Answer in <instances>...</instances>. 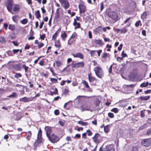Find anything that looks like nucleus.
Returning a JSON list of instances; mask_svg holds the SVG:
<instances>
[{"mask_svg":"<svg viewBox=\"0 0 151 151\" xmlns=\"http://www.w3.org/2000/svg\"><path fill=\"white\" fill-rule=\"evenodd\" d=\"M96 76L99 78H102L104 76V71L102 68L99 67H97L94 68Z\"/></svg>","mask_w":151,"mask_h":151,"instance_id":"f257e3e1","label":"nucleus"},{"mask_svg":"<svg viewBox=\"0 0 151 151\" xmlns=\"http://www.w3.org/2000/svg\"><path fill=\"white\" fill-rule=\"evenodd\" d=\"M108 15L109 17L113 20H118V16L117 14L114 11H111L109 12Z\"/></svg>","mask_w":151,"mask_h":151,"instance_id":"f03ea898","label":"nucleus"},{"mask_svg":"<svg viewBox=\"0 0 151 151\" xmlns=\"http://www.w3.org/2000/svg\"><path fill=\"white\" fill-rule=\"evenodd\" d=\"M82 109L83 111H89L91 112L95 109V108H92L91 105L89 104L83 105L82 107Z\"/></svg>","mask_w":151,"mask_h":151,"instance_id":"7ed1b4c3","label":"nucleus"},{"mask_svg":"<svg viewBox=\"0 0 151 151\" xmlns=\"http://www.w3.org/2000/svg\"><path fill=\"white\" fill-rule=\"evenodd\" d=\"M151 144V141L149 138L144 139L141 142L142 145L145 147H148Z\"/></svg>","mask_w":151,"mask_h":151,"instance_id":"20e7f679","label":"nucleus"},{"mask_svg":"<svg viewBox=\"0 0 151 151\" xmlns=\"http://www.w3.org/2000/svg\"><path fill=\"white\" fill-rule=\"evenodd\" d=\"M48 138L50 141L53 143L57 142L59 140L58 137L53 134L49 137Z\"/></svg>","mask_w":151,"mask_h":151,"instance_id":"39448f33","label":"nucleus"},{"mask_svg":"<svg viewBox=\"0 0 151 151\" xmlns=\"http://www.w3.org/2000/svg\"><path fill=\"white\" fill-rule=\"evenodd\" d=\"M6 6L8 11L9 12L13 14V13L12 12V5L10 0H8L7 3L6 4Z\"/></svg>","mask_w":151,"mask_h":151,"instance_id":"423d86ee","label":"nucleus"},{"mask_svg":"<svg viewBox=\"0 0 151 151\" xmlns=\"http://www.w3.org/2000/svg\"><path fill=\"white\" fill-rule=\"evenodd\" d=\"M84 63L83 62H79L72 65V67L73 68H77L81 67H83Z\"/></svg>","mask_w":151,"mask_h":151,"instance_id":"0eeeda50","label":"nucleus"},{"mask_svg":"<svg viewBox=\"0 0 151 151\" xmlns=\"http://www.w3.org/2000/svg\"><path fill=\"white\" fill-rule=\"evenodd\" d=\"M80 13H84L86 11V7L82 4H80L79 5Z\"/></svg>","mask_w":151,"mask_h":151,"instance_id":"6e6552de","label":"nucleus"},{"mask_svg":"<svg viewBox=\"0 0 151 151\" xmlns=\"http://www.w3.org/2000/svg\"><path fill=\"white\" fill-rule=\"evenodd\" d=\"M32 100L33 98L32 97L27 98L26 97H24L21 98L19 99L20 101L23 102H28Z\"/></svg>","mask_w":151,"mask_h":151,"instance_id":"1a4fd4ad","label":"nucleus"},{"mask_svg":"<svg viewBox=\"0 0 151 151\" xmlns=\"http://www.w3.org/2000/svg\"><path fill=\"white\" fill-rule=\"evenodd\" d=\"M63 7L65 9L68 8L70 6L69 2L67 0L64 1V2L61 4Z\"/></svg>","mask_w":151,"mask_h":151,"instance_id":"9d476101","label":"nucleus"},{"mask_svg":"<svg viewBox=\"0 0 151 151\" xmlns=\"http://www.w3.org/2000/svg\"><path fill=\"white\" fill-rule=\"evenodd\" d=\"M72 55L74 58H79L81 59H82L83 58V55L80 52H78L74 54H72Z\"/></svg>","mask_w":151,"mask_h":151,"instance_id":"9b49d317","label":"nucleus"},{"mask_svg":"<svg viewBox=\"0 0 151 151\" xmlns=\"http://www.w3.org/2000/svg\"><path fill=\"white\" fill-rule=\"evenodd\" d=\"M13 11L15 12H18L20 10V6L18 4H14Z\"/></svg>","mask_w":151,"mask_h":151,"instance_id":"f8f14e48","label":"nucleus"},{"mask_svg":"<svg viewBox=\"0 0 151 151\" xmlns=\"http://www.w3.org/2000/svg\"><path fill=\"white\" fill-rule=\"evenodd\" d=\"M82 83L83 84H84L86 87L87 88H88V91H90V92H92V90H91V89L89 87V86H88V83H87V82L85 81V80H83L82 81Z\"/></svg>","mask_w":151,"mask_h":151,"instance_id":"ddd939ff","label":"nucleus"},{"mask_svg":"<svg viewBox=\"0 0 151 151\" xmlns=\"http://www.w3.org/2000/svg\"><path fill=\"white\" fill-rule=\"evenodd\" d=\"M73 24L74 26H75V29L80 27V23L76 22V19H74V21Z\"/></svg>","mask_w":151,"mask_h":151,"instance_id":"4468645a","label":"nucleus"},{"mask_svg":"<svg viewBox=\"0 0 151 151\" xmlns=\"http://www.w3.org/2000/svg\"><path fill=\"white\" fill-rule=\"evenodd\" d=\"M100 103L101 101L97 98H96L94 99V104L96 106H99Z\"/></svg>","mask_w":151,"mask_h":151,"instance_id":"2eb2a0df","label":"nucleus"},{"mask_svg":"<svg viewBox=\"0 0 151 151\" xmlns=\"http://www.w3.org/2000/svg\"><path fill=\"white\" fill-rule=\"evenodd\" d=\"M88 78L90 83L93 82L94 81H95L96 80L95 77L91 76L90 74L88 75Z\"/></svg>","mask_w":151,"mask_h":151,"instance_id":"dca6fc26","label":"nucleus"},{"mask_svg":"<svg viewBox=\"0 0 151 151\" xmlns=\"http://www.w3.org/2000/svg\"><path fill=\"white\" fill-rule=\"evenodd\" d=\"M108 145H102L99 149V151H107Z\"/></svg>","mask_w":151,"mask_h":151,"instance_id":"f3484780","label":"nucleus"},{"mask_svg":"<svg viewBox=\"0 0 151 151\" xmlns=\"http://www.w3.org/2000/svg\"><path fill=\"white\" fill-rule=\"evenodd\" d=\"M42 131L41 129H40L38 131V133L37 134V140L40 142L41 140V135H42Z\"/></svg>","mask_w":151,"mask_h":151,"instance_id":"a211bd4d","label":"nucleus"},{"mask_svg":"<svg viewBox=\"0 0 151 151\" xmlns=\"http://www.w3.org/2000/svg\"><path fill=\"white\" fill-rule=\"evenodd\" d=\"M107 150V151H115L114 147L112 145H108Z\"/></svg>","mask_w":151,"mask_h":151,"instance_id":"6ab92c4d","label":"nucleus"},{"mask_svg":"<svg viewBox=\"0 0 151 151\" xmlns=\"http://www.w3.org/2000/svg\"><path fill=\"white\" fill-rule=\"evenodd\" d=\"M0 42L2 44H5L6 40L5 38L3 36H1L0 37Z\"/></svg>","mask_w":151,"mask_h":151,"instance_id":"aec40b11","label":"nucleus"},{"mask_svg":"<svg viewBox=\"0 0 151 151\" xmlns=\"http://www.w3.org/2000/svg\"><path fill=\"white\" fill-rule=\"evenodd\" d=\"M26 138L28 140H29L31 138L32 133L30 131H29L26 133Z\"/></svg>","mask_w":151,"mask_h":151,"instance_id":"412c9836","label":"nucleus"},{"mask_svg":"<svg viewBox=\"0 0 151 151\" xmlns=\"http://www.w3.org/2000/svg\"><path fill=\"white\" fill-rule=\"evenodd\" d=\"M94 42L96 44L99 45L100 46L102 45V41L100 40H95Z\"/></svg>","mask_w":151,"mask_h":151,"instance_id":"4be33fe9","label":"nucleus"},{"mask_svg":"<svg viewBox=\"0 0 151 151\" xmlns=\"http://www.w3.org/2000/svg\"><path fill=\"white\" fill-rule=\"evenodd\" d=\"M150 96H141L140 97V99L142 101H147L150 99Z\"/></svg>","mask_w":151,"mask_h":151,"instance_id":"5701e85b","label":"nucleus"},{"mask_svg":"<svg viewBox=\"0 0 151 151\" xmlns=\"http://www.w3.org/2000/svg\"><path fill=\"white\" fill-rule=\"evenodd\" d=\"M52 132L51 129L49 128L46 129V135L48 138L50 137V135Z\"/></svg>","mask_w":151,"mask_h":151,"instance_id":"b1692460","label":"nucleus"},{"mask_svg":"<svg viewBox=\"0 0 151 151\" xmlns=\"http://www.w3.org/2000/svg\"><path fill=\"white\" fill-rule=\"evenodd\" d=\"M127 105V102L125 101H122L120 102V106L122 107H125Z\"/></svg>","mask_w":151,"mask_h":151,"instance_id":"393cba45","label":"nucleus"},{"mask_svg":"<svg viewBox=\"0 0 151 151\" xmlns=\"http://www.w3.org/2000/svg\"><path fill=\"white\" fill-rule=\"evenodd\" d=\"M61 36L63 40L65 41V38L67 37V35L66 34L65 32H64L63 34L61 35Z\"/></svg>","mask_w":151,"mask_h":151,"instance_id":"a878e982","label":"nucleus"},{"mask_svg":"<svg viewBox=\"0 0 151 151\" xmlns=\"http://www.w3.org/2000/svg\"><path fill=\"white\" fill-rule=\"evenodd\" d=\"M78 124H81L82 126H85L87 125L88 123L86 122H83L81 121H80L78 122Z\"/></svg>","mask_w":151,"mask_h":151,"instance_id":"bb28decb","label":"nucleus"},{"mask_svg":"<svg viewBox=\"0 0 151 151\" xmlns=\"http://www.w3.org/2000/svg\"><path fill=\"white\" fill-rule=\"evenodd\" d=\"M17 94L15 92H13L12 93L9 95L8 96H7L8 97H10V98H14L17 97Z\"/></svg>","mask_w":151,"mask_h":151,"instance_id":"cd10ccee","label":"nucleus"},{"mask_svg":"<svg viewBox=\"0 0 151 151\" xmlns=\"http://www.w3.org/2000/svg\"><path fill=\"white\" fill-rule=\"evenodd\" d=\"M148 86V82H147L146 83H141L140 85V86L142 88Z\"/></svg>","mask_w":151,"mask_h":151,"instance_id":"c85d7f7f","label":"nucleus"},{"mask_svg":"<svg viewBox=\"0 0 151 151\" xmlns=\"http://www.w3.org/2000/svg\"><path fill=\"white\" fill-rule=\"evenodd\" d=\"M147 17V13L145 11L141 15V17L142 19H144L146 18Z\"/></svg>","mask_w":151,"mask_h":151,"instance_id":"c756f323","label":"nucleus"},{"mask_svg":"<svg viewBox=\"0 0 151 151\" xmlns=\"http://www.w3.org/2000/svg\"><path fill=\"white\" fill-rule=\"evenodd\" d=\"M35 15L36 16V17L37 19H38L40 17V15L39 10H37L35 12Z\"/></svg>","mask_w":151,"mask_h":151,"instance_id":"7c9ffc66","label":"nucleus"},{"mask_svg":"<svg viewBox=\"0 0 151 151\" xmlns=\"http://www.w3.org/2000/svg\"><path fill=\"white\" fill-rule=\"evenodd\" d=\"M59 29L55 33V34L53 35L52 36V39H56V37H57L58 36V31Z\"/></svg>","mask_w":151,"mask_h":151,"instance_id":"2f4dec72","label":"nucleus"},{"mask_svg":"<svg viewBox=\"0 0 151 151\" xmlns=\"http://www.w3.org/2000/svg\"><path fill=\"white\" fill-rule=\"evenodd\" d=\"M28 21L27 19H24L20 21V22L22 24H25Z\"/></svg>","mask_w":151,"mask_h":151,"instance_id":"473e14b6","label":"nucleus"},{"mask_svg":"<svg viewBox=\"0 0 151 151\" xmlns=\"http://www.w3.org/2000/svg\"><path fill=\"white\" fill-rule=\"evenodd\" d=\"M96 50H91L90 52V55L91 56H94L96 55Z\"/></svg>","mask_w":151,"mask_h":151,"instance_id":"72a5a7b5","label":"nucleus"},{"mask_svg":"<svg viewBox=\"0 0 151 151\" xmlns=\"http://www.w3.org/2000/svg\"><path fill=\"white\" fill-rule=\"evenodd\" d=\"M9 29L12 31H13L15 29V27L14 25L10 24L9 25Z\"/></svg>","mask_w":151,"mask_h":151,"instance_id":"f704fd0d","label":"nucleus"},{"mask_svg":"<svg viewBox=\"0 0 151 151\" xmlns=\"http://www.w3.org/2000/svg\"><path fill=\"white\" fill-rule=\"evenodd\" d=\"M18 16H14L12 17V19L14 22H16L18 20Z\"/></svg>","mask_w":151,"mask_h":151,"instance_id":"c9c22d12","label":"nucleus"},{"mask_svg":"<svg viewBox=\"0 0 151 151\" xmlns=\"http://www.w3.org/2000/svg\"><path fill=\"white\" fill-rule=\"evenodd\" d=\"M21 76L22 75L19 73H17L14 75V77L17 78Z\"/></svg>","mask_w":151,"mask_h":151,"instance_id":"e433bc0d","label":"nucleus"},{"mask_svg":"<svg viewBox=\"0 0 151 151\" xmlns=\"http://www.w3.org/2000/svg\"><path fill=\"white\" fill-rule=\"evenodd\" d=\"M50 80L51 81L52 83H56L58 81L57 79H56L54 78H51L50 79Z\"/></svg>","mask_w":151,"mask_h":151,"instance_id":"4c0bfd02","label":"nucleus"},{"mask_svg":"<svg viewBox=\"0 0 151 151\" xmlns=\"http://www.w3.org/2000/svg\"><path fill=\"white\" fill-rule=\"evenodd\" d=\"M104 131L106 133H108L109 131V127L106 126L104 127Z\"/></svg>","mask_w":151,"mask_h":151,"instance_id":"58836bf2","label":"nucleus"},{"mask_svg":"<svg viewBox=\"0 0 151 151\" xmlns=\"http://www.w3.org/2000/svg\"><path fill=\"white\" fill-rule=\"evenodd\" d=\"M109 56V55L108 53H103V55L102 56V58L105 59Z\"/></svg>","mask_w":151,"mask_h":151,"instance_id":"ea45409f","label":"nucleus"},{"mask_svg":"<svg viewBox=\"0 0 151 151\" xmlns=\"http://www.w3.org/2000/svg\"><path fill=\"white\" fill-rule=\"evenodd\" d=\"M69 91L68 89H65L63 92V93L65 95H68V94Z\"/></svg>","mask_w":151,"mask_h":151,"instance_id":"a19ab883","label":"nucleus"},{"mask_svg":"<svg viewBox=\"0 0 151 151\" xmlns=\"http://www.w3.org/2000/svg\"><path fill=\"white\" fill-rule=\"evenodd\" d=\"M86 132L87 133V135L89 136H91L92 134V132L89 129L87 130L86 131Z\"/></svg>","mask_w":151,"mask_h":151,"instance_id":"79ce46f5","label":"nucleus"},{"mask_svg":"<svg viewBox=\"0 0 151 151\" xmlns=\"http://www.w3.org/2000/svg\"><path fill=\"white\" fill-rule=\"evenodd\" d=\"M55 63L57 67L60 66L62 64L61 62L59 61H55Z\"/></svg>","mask_w":151,"mask_h":151,"instance_id":"37998d69","label":"nucleus"},{"mask_svg":"<svg viewBox=\"0 0 151 151\" xmlns=\"http://www.w3.org/2000/svg\"><path fill=\"white\" fill-rule=\"evenodd\" d=\"M146 124H145L142 126L140 127L139 129L140 130H142L144 128H146L147 127L146 126Z\"/></svg>","mask_w":151,"mask_h":151,"instance_id":"c03bdc74","label":"nucleus"},{"mask_svg":"<svg viewBox=\"0 0 151 151\" xmlns=\"http://www.w3.org/2000/svg\"><path fill=\"white\" fill-rule=\"evenodd\" d=\"M127 32L126 29L125 28H124L123 29L121 30V33H125Z\"/></svg>","mask_w":151,"mask_h":151,"instance_id":"a18cd8bd","label":"nucleus"},{"mask_svg":"<svg viewBox=\"0 0 151 151\" xmlns=\"http://www.w3.org/2000/svg\"><path fill=\"white\" fill-rule=\"evenodd\" d=\"M119 111L118 109L117 108H114L111 110V111L115 113H117Z\"/></svg>","mask_w":151,"mask_h":151,"instance_id":"49530a36","label":"nucleus"},{"mask_svg":"<svg viewBox=\"0 0 151 151\" xmlns=\"http://www.w3.org/2000/svg\"><path fill=\"white\" fill-rule=\"evenodd\" d=\"M93 141L96 143L98 144L100 142V140L97 138H92Z\"/></svg>","mask_w":151,"mask_h":151,"instance_id":"de8ad7c7","label":"nucleus"},{"mask_svg":"<svg viewBox=\"0 0 151 151\" xmlns=\"http://www.w3.org/2000/svg\"><path fill=\"white\" fill-rule=\"evenodd\" d=\"M108 115L111 118H113L114 117V114L111 113H109L108 114Z\"/></svg>","mask_w":151,"mask_h":151,"instance_id":"09e8293b","label":"nucleus"},{"mask_svg":"<svg viewBox=\"0 0 151 151\" xmlns=\"http://www.w3.org/2000/svg\"><path fill=\"white\" fill-rule=\"evenodd\" d=\"M113 65H111L108 69V72L109 73H111L112 71V68Z\"/></svg>","mask_w":151,"mask_h":151,"instance_id":"8fccbe9b","label":"nucleus"},{"mask_svg":"<svg viewBox=\"0 0 151 151\" xmlns=\"http://www.w3.org/2000/svg\"><path fill=\"white\" fill-rule=\"evenodd\" d=\"M106 47L108 48L107 50V51H110V48L111 47V45H109V44L107 45Z\"/></svg>","mask_w":151,"mask_h":151,"instance_id":"3c124183","label":"nucleus"},{"mask_svg":"<svg viewBox=\"0 0 151 151\" xmlns=\"http://www.w3.org/2000/svg\"><path fill=\"white\" fill-rule=\"evenodd\" d=\"M22 67L24 68V69L25 70V72H26L29 68L28 67L26 66L25 65H22Z\"/></svg>","mask_w":151,"mask_h":151,"instance_id":"603ef678","label":"nucleus"},{"mask_svg":"<svg viewBox=\"0 0 151 151\" xmlns=\"http://www.w3.org/2000/svg\"><path fill=\"white\" fill-rule=\"evenodd\" d=\"M100 136V134L98 133H96L94 136L92 138H97Z\"/></svg>","mask_w":151,"mask_h":151,"instance_id":"864d4df0","label":"nucleus"},{"mask_svg":"<svg viewBox=\"0 0 151 151\" xmlns=\"http://www.w3.org/2000/svg\"><path fill=\"white\" fill-rule=\"evenodd\" d=\"M8 55L9 56H11L13 55V53L11 51H9L7 52Z\"/></svg>","mask_w":151,"mask_h":151,"instance_id":"5fc2aeb1","label":"nucleus"},{"mask_svg":"<svg viewBox=\"0 0 151 151\" xmlns=\"http://www.w3.org/2000/svg\"><path fill=\"white\" fill-rule=\"evenodd\" d=\"M134 85L133 84H130L129 85H127V86L128 88H131V89H132L133 87L134 86Z\"/></svg>","mask_w":151,"mask_h":151,"instance_id":"6e6d98bb","label":"nucleus"},{"mask_svg":"<svg viewBox=\"0 0 151 151\" xmlns=\"http://www.w3.org/2000/svg\"><path fill=\"white\" fill-rule=\"evenodd\" d=\"M43 45L44 44L42 43L41 42L38 44V48L40 49L42 47Z\"/></svg>","mask_w":151,"mask_h":151,"instance_id":"4d7b16f0","label":"nucleus"},{"mask_svg":"<svg viewBox=\"0 0 151 151\" xmlns=\"http://www.w3.org/2000/svg\"><path fill=\"white\" fill-rule=\"evenodd\" d=\"M100 8H101L100 10L101 11H102L104 9V6L103 3L102 2L101 3H100Z\"/></svg>","mask_w":151,"mask_h":151,"instance_id":"13d9d810","label":"nucleus"},{"mask_svg":"<svg viewBox=\"0 0 151 151\" xmlns=\"http://www.w3.org/2000/svg\"><path fill=\"white\" fill-rule=\"evenodd\" d=\"M140 23V20L137 21L135 23V26L136 27H138Z\"/></svg>","mask_w":151,"mask_h":151,"instance_id":"bf43d9fd","label":"nucleus"},{"mask_svg":"<svg viewBox=\"0 0 151 151\" xmlns=\"http://www.w3.org/2000/svg\"><path fill=\"white\" fill-rule=\"evenodd\" d=\"M44 61L43 60H41L39 63V64L40 65L42 66L44 65Z\"/></svg>","mask_w":151,"mask_h":151,"instance_id":"052dcab7","label":"nucleus"},{"mask_svg":"<svg viewBox=\"0 0 151 151\" xmlns=\"http://www.w3.org/2000/svg\"><path fill=\"white\" fill-rule=\"evenodd\" d=\"M140 116L142 118H143L145 116V114L142 111H140Z\"/></svg>","mask_w":151,"mask_h":151,"instance_id":"680f3d73","label":"nucleus"},{"mask_svg":"<svg viewBox=\"0 0 151 151\" xmlns=\"http://www.w3.org/2000/svg\"><path fill=\"white\" fill-rule=\"evenodd\" d=\"M78 84V83L76 81L73 82L72 83V85L73 86H77Z\"/></svg>","mask_w":151,"mask_h":151,"instance_id":"e2e57ef3","label":"nucleus"},{"mask_svg":"<svg viewBox=\"0 0 151 151\" xmlns=\"http://www.w3.org/2000/svg\"><path fill=\"white\" fill-rule=\"evenodd\" d=\"M76 33H73L72 35H71V36L70 38V39L71 38H75V37H76Z\"/></svg>","mask_w":151,"mask_h":151,"instance_id":"0e129e2a","label":"nucleus"},{"mask_svg":"<svg viewBox=\"0 0 151 151\" xmlns=\"http://www.w3.org/2000/svg\"><path fill=\"white\" fill-rule=\"evenodd\" d=\"M54 113L56 115H58L59 114V110L58 109L55 110L54 111Z\"/></svg>","mask_w":151,"mask_h":151,"instance_id":"69168bd1","label":"nucleus"},{"mask_svg":"<svg viewBox=\"0 0 151 151\" xmlns=\"http://www.w3.org/2000/svg\"><path fill=\"white\" fill-rule=\"evenodd\" d=\"M102 50H96V52H97L98 55L99 56H100V55L101 53L102 52Z\"/></svg>","mask_w":151,"mask_h":151,"instance_id":"338daca9","label":"nucleus"},{"mask_svg":"<svg viewBox=\"0 0 151 151\" xmlns=\"http://www.w3.org/2000/svg\"><path fill=\"white\" fill-rule=\"evenodd\" d=\"M66 139L67 141H69L71 140V138L70 136H67L66 137Z\"/></svg>","mask_w":151,"mask_h":151,"instance_id":"774afa93","label":"nucleus"}]
</instances>
